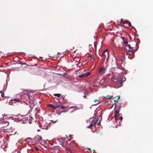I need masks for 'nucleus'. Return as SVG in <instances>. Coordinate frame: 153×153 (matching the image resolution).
<instances>
[{
	"instance_id": "nucleus-26",
	"label": "nucleus",
	"mask_w": 153,
	"mask_h": 153,
	"mask_svg": "<svg viewBox=\"0 0 153 153\" xmlns=\"http://www.w3.org/2000/svg\"><path fill=\"white\" fill-rule=\"evenodd\" d=\"M24 119H25V120H26V121H27L26 122H28V120H27V118H24Z\"/></svg>"
},
{
	"instance_id": "nucleus-1",
	"label": "nucleus",
	"mask_w": 153,
	"mask_h": 153,
	"mask_svg": "<svg viewBox=\"0 0 153 153\" xmlns=\"http://www.w3.org/2000/svg\"><path fill=\"white\" fill-rule=\"evenodd\" d=\"M118 104L119 105H118L117 104L116 105L115 103V105L114 107V108L115 109L116 107H117V108H118V109H117L115 111L114 116H119V115H120V114H119L120 109L121 107V103H119Z\"/></svg>"
},
{
	"instance_id": "nucleus-21",
	"label": "nucleus",
	"mask_w": 153,
	"mask_h": 153,
	"mask_svg": "<svg viewBox=\"0 0 153 153\" xmlns=\"http://www.w3.org/2000/svg\"><path fill=\"white\" fill-rule=\"evenodd\" d=\"M128 42L126 40H125L123 41V44L124 45H127Z\"/></svg>"
},
{
	"instance_id": "nucleus-32",
	"label": "nucleus",
	"mask_w": 153,
	"mask_h": 153,
	"mask_svg": "<svg viewBox=\"0 0 153 153\" xmlns=\"http://www.w3.org/2000/svg\"><path fill=\"white\" fill-rule=\"evenodd\" d=\"M88 150H91V149L90 148H88Z\"/></svg>"
},
{
	"instance_id": "nucleus-14",
	"label": "nucleus",
	"mask_w": 153,
	"mask_h": 153,
	"mask_svg": "<svg viewBox=\"0 0 153 153\" xmlns=\"http://www.w3.org/2000/svg\"><path fill=\"white\" fill-rule=\"evenodd\" d=\"M116 79L114 78V77H111V78L110 79V81L111 82V81H114V80L115 79Z\"/></svg>"
},
{
	"instance_id": "nucleus-8",
	"label": "nucleus",
	"mask_w": 153,
	"mask_h": 153,
	"mask_svg": "<svg viewBox=\"0 0 153 153\" xmlns=\"http://www.w3.org/2000/svg\"><path fill=\"white\" fill-rule=\"evenodd\" d=\"M129 22L127 20L126 21L123 20V19H121L120 23L122 24L123 25H124L126 23L128 24Z\"/></svg>"
},
{
	"instance_id": "nucleus-18",
	"label": "nucleus",
	"mask_w": 153,
	"mask_h": 153,
	"mask_svg": "<svg viewBox=\"0 0 153 153\" xmlns=\"http://www.w3.org/2000/svg\"><path fill=\"white\" fill-rule=\"evenodd\" d=\"M120 98V96H119L118 97V99H117L115 100H114V101L115 102H118V101H119V99Z\"/></svg>"
},
{
	"instance_id": "nucleus-33",
	"label": "nucleus",
	"mask_w": 153,
	"mask_h": 153,
	"mask_svg": "<svg viewBox=\"0 0 153 153\" xmlns=\"http://www.w3.org/2000/svg\"><path fill=\"white\" fill-rule=\"evenodd\" d=\"M100 124V122H99L97 123V125H99Z\"/></svg>"
},
{
	"instance_id": "nucleus-27",
	"label": "nucleus",
	"mask_w": 153,
	"mask_h": 153,
	"mask_svg": "<svg viewBox=\"0 0 153 153\" xmlns=\"http://www.w3.org/2000/svg\"><path fill=\"white\" fill-rule=\"evenodd\" d=\"M112 98H113V96H111V97H109L108 98V99H110Z\"/></svg>"
},
{
	"instance_id": "nucleus-5",
	"label": "nucleus",
	"mask_w": 153,
	"mask_h": 153,
	"mask_svg": "<svg viewBox=\"0 0 153 153\" xmlns=\"http://www.w3.org/2000/svg\"><path fill=\"white\" fill-rule=\"evenodd\" d=\"M48 106L51 108L53 109L56 110L59 107V105L57 104L54 105L53 104H50L48 105Z\"/></svg>"
},
{
	"instance_id": "nucleus-25",
	"label": "nucleus",
	"mask_w": 153,
	"mask_h": 153,
	"mask_svg": "<svg viewBox=\"0 0 153 153\" xmlns=\"http://www.w3.org/2000/svg\"><path fill=\"white\" fill-rule=\"evenodd\" d=\"M128 26L129 27L131 26V22H128Z\"/></svg>"
},
{
	"instance_id": "nucleus-7",
	"label": "nucleus",
	"mask_w": 153,
	"mask_h": 153,
	"mask_svg": "<svg viewBox=\"0 0 153 153\" xmlns=\"http://www.w3.org/2000/svg\"><path fill=\"white\" fill-rule=\"evenodd\" d=\"M90 74V73L89 72H86V73L83 74H82L79 75V77H85L88 76Z\"/></svg>"
},
{
	"instance_id": "nucleus-4",
	"label": "nucleus",
	"mask_w": 153,
	"mask_h": 153,
	"mask_svg": "<svg viewBox=\"0 0 153 153\" xmlns=\"http://www.w3.org/2000/svg\"><path fill=\"white\" fill-rule=\"evenodd\" d=\"M106 69L104 66L102 67L101 68H100L99 69V73L100 74L103 75L105 74L106 71Z\"/></svg>"
},
{
	"instance_id": "nucleus-22",
	"label": "nucleus",
	"mask_w": 153,
	"mask_h": 153,
	"mask_svg": "<svg viewBox=\"0 0 153 153\" xmlns=\"http://www.w3.org/2000/svg\"><path fill=\"white\" fill-rule=\"evenodd\" d=\"M118 116H114L115 120L116 121L118 120Z\"/></svg>"
},
{
	"instance_id": "nucleus-17",
	"label": "nucleus",
	"mask_w": 153,
	"mask_h": 153,
	"mask_svg": "<svg viewBox=\"0 0 153 153\" xmlns=\"http://www.w3.org/2000/svg\"><path fill=\"white\" fill-rule=\"evenodd\" d=\"M93 125L92 124H91V123L90 125L89 126H87V128H91V127H93Z\"/></svg>"
},
{
	"instance_id": "nucleus-12",
	"label": "nucleus",
	"mask_w": 153,
	"mask_h": 153,
	"mask_svg": "<svg viewBox=\"0 0 153 153\" xmlns=\"http://www.w3.org/2000/svg\"><path fill=\"white\" fill-rule=\"evenodd\" d=\"M53 96L55 97H57L58 98H59L61 96V94H54Z\"/></svg>"
},
{
	"instance_id": "nucleus-9",
	"label": "nucleus",
	"mask_w": 153,
	"mask_h": 153,
	"mask_svg": "<svg viewBox=\"0 0 153 153\" xmlns=\"http://www.w3.org/2000/svg\"><path fill=\"white\" fill-rule=\"evenodd\" d=\"M98 120L99 119L97 118L95 119L94 120H92L91 123L93 125V126L94 125L95 126L96 123H97Z\"/></svg>"
},
{
	"instance_id": "nucleus-2",
	"label": "nucleus",
	"mask_w": 153,
	"mask_h": 153,
	"mask_svg": "<svg viewBox=\"0 0 153 153\" xmlns=\"http://www.w3.org/2000/svg\"><path fill=\"white\" fill-rule=\"evenodd\" d=\"M102 58L103 59H106L107 60H108L109 58V56L108 52L107 50H106L104 51L102 54Z\"/></svg>"
},
{
	"instance_id": "nucleus-19",
	"label": "nucleus",
	"mask_w": 153,
	"mask_h": 153,
	"mask_svg": "<svg viewBox=\"0 0 153 153\" xmlns=\"http://www.w3.org/2000/svg\"><path fill=\"white\" fill-rule=\"evenodd\" d=\"M1 96L2 97H4V94H3L1 93V92H0V97Z\"/></svg>"
},
{
	"instance_id": "nucleus-6",
	"label": "nucleus",
	"mask_w": 153,
	"mask_h": 153,
	"mask_svg": "<svg viewBox=\"0 0 153 153\" xmlns=\"http://www.w3.org/2000/svg\"><path fill=\"white\" fill-rule=\"evenodd\" d=\"M2 124H3V126L2 127V128H3V129L6 130L7 129L4 128L6 126H8L9 123L7 121H4L2 122Z\"/></svg>"
},
{
	"instance_id": "nucleus-20",
	"label": "nucleus",
	"mask_w": 153,
	"mask_h": 153,
	"mask_svg": "<svg viewBox=\"0 0 153 153\" xmlns=\"http://www.w3.org/2000/svg\"><path fill=\"white\" fill-rule=\"evenodd\" d=\"M94 102H96V104H98L99 103V101H98V100H97V99H95V100H94Z\"/></svg>"
},
{
	"instance_id": "nucleus-36",
	"label": "nucleus",
	"mask_w": 153,
	"mask_h": 153,
	"mask_svg": "<svg viewBox=\"0 0 153 153\" xmlns=\"http://www.w3.org/2000/svg\"><path fill=\"white\" fill-rule=\"evenodd\" d=\"M38 131H39V130H38Z\"/></svg>"
},
{
	"instance_id": "nucleus-34",
	"label": "nucleus",
	"mask_w": 153,
	"mask_h": 153,
	"mask_svg": "<svg viewBox=\"0 0 153 153\" xmlns=\"http://www.w3.org/2000/svg\"><path fill=\"white\" fill-rule=\"evenodd\" d=\"M40 57V58H42V57Z\"/></svg>"
},
{
	"instance_id": "nucleus-11",
	"label": "nucleus",
	"mask_w": 153,
	"mask_h": 153,
	"mask_svg": "<svg viewBox=\"0 0 153 153\" xmlns=\"http://www.w3.org/2000/svg\"><path fill=\"white\" fill-rule=\"evenodd\" d=\"M65 150L68 153H73L72 152L69 148H66Z\"/></svg>"
},
{
	"instance_id": "nucleus-29",
	"label": "nucleus",
	"mask_w": 153,
	"mask_h": 153,
	"mask_svg": "<svg viewBox=\"0 0 153 153\" xmlns=\"http://www.w3.org/2000/svg\"><path fill=\"white\" fill-rule=\"evenodd\" d=\"M105 102L106 103H108V101H105Z\"/></svg>"
},
{
	"instance_id": "nucleus-13",
	"label": "nucleus",
	"mask_w": 153,
	"mask_h": 153,
	"mask_svg": "<svg viewBox=\"0 0 153 153\" xmlns=\"http://www.w3.org/2000/svg\"><path fill=\"white\" fill-rule=\"evenodd\" d=\"M127 47L128 48V49H131L133 48L132 47H131L130 45L129 44H127V45L125 46V48H126ZM126 49V50L127 49Z\"/></svg>"
},
{
	"instance_id": "nucleus-30",
	"label": "nucleus",
	"mask_w": 153,
	"mask_h": 153,
	"mask_svg": "<svg viewBox=\"0 0 153 153\" xmlns=\"http://www.w3.org/2000/svg\"><path fill=\"white\" fill-rule=\"evenodd\" d=\"M83 97H84L85 98H86V96L85 95L83 96Z\"/></svg>"
},
{
	"instance_id": "nucleus-24",
	"label": "nucleus",
	"mask_w": 153,
	"mask_h": 153,
	"mask_svg": "<svg viewBox=\"0 0 153 153\" xmlns=\"http://www.w3.org/2000/svg\"><path fill=\"white\" fill-rule=\"evenodd\" d=\"M122 39L123 40V41L125 40L126 39V38L125 37H122Z\"/></svg>"
},
{
	"instance_id": "nucleus-23",
	"label": "nucleus",
	"mask_w": 153,
	"mask_h": 153,
	"mask_svg": "<svg viewBox=\"0 0 153 153\" xmlns=\"http://www.w3.org/2000/svg\"><path fill=\"white\" fill-rule=\"evenodd\" d=\"M3 119V117L2 116V117L0 118V123H1V122Z\"/></svg>"
},
{
	"instance_id": "nucleus-16",
	"label": "nucleus",
	"mask_w": 153,
	"mask_h": 153,
	"mask_svg": "<svg viewBox=\"0 0 153 153\" xmlns=\"http://www.w3.org/2000/svg\"><path fill=\"white\" fill-rule=\"evenodd\" d=\"M59 108H60L62 109H63L65 108V106L62 105H59Z\"/></svg>"
},
{
	"instance_id": "nucleus-35",
	"label": "nucleus",
	"mask_w": 153,
	"mask_h": 153,
	"mask_svg": "<svg viewBox=\"0 0 153 153\" xmlns=\"http://www.w3.org/2000/svg\"><path fill=\"white\" fill-rule=\"evenodd\" d=\"M64 99V97H63V98H62V99Z\"/></svg>"
},
{
	"instance_id": "nucleus-3",
	"label": "nucleus",
	"mask_w": 153,
	"mask_h": 153,
	"mask_svg": "<svg viewBox=\"0 0 153 153\" xmlns=\"http://www.w3.org/2000/svg\"><path fill=\"white\" fill-rule=\"evenodd\" d=\"M126 79L125 78L124 80L123 78H121L118 80V87H120L123 85V82L125 81Z\"/></svg>"
},
{
	"instance_id": "nucleus-10",
	"label": "nucleus",
	"mask_w": 153,
	"mask_h": 153,
	"mask_svg": "<svg viewBox=\"0 0 153 153\" xmlns=\"http://www.w3.org/2000/svg\"><path fill=\"white\" fill-rule=\"evenodd\" d=\"M19 100H20L19 98H14L13 99H12L11 100L12 102L13 103H15V101L19 102Z\"/></svg>"
},
{
	"instance_id": "nucleus-15",
	"label": "nucleus",
	"mask_w": 153,
	"mask_h": 153,
	"mask_svg": "<svg viewBox=\"0 0 153 153\" xmlns=\"http://www.w3.org/2000/svg\"><path fill=\"white\" fill-rule=\"evenodd\" d=\"M133 50V48H131V49H128V52H131L132 53V54H133V52H132V50Z\"/></svg>"
},
{
	"instance_id": "nucleus-28",
	"label": "nucleus",
	"mask_w": 153,
	"mask_h": 153,
	"mask_svg": "<svg viewBox=\"0 0 153 153\" xmlns=\"http://www.w3.org/2000/svg\"><path fill=\"white\" fill-rule=\"evenodd\" d=\"M122 119H123V118H122V117H120V121H122Z\"/></svg>"
},
{
	"instance_id": "nucleus-31",
	"label": "nucleus",
	"mask_w": 153,
	"mask_h": 153,
	"mask_svg": "<svg viewBox=\"0 0 153 153\" xmlns=\"http://www.w3.org/2000/svg\"><path fill=\"white\" fill-rule=\"evenodd\" d=\"M118 126V125H117L116 126V128H117Z\"/></svg>"
}]
</instances>
